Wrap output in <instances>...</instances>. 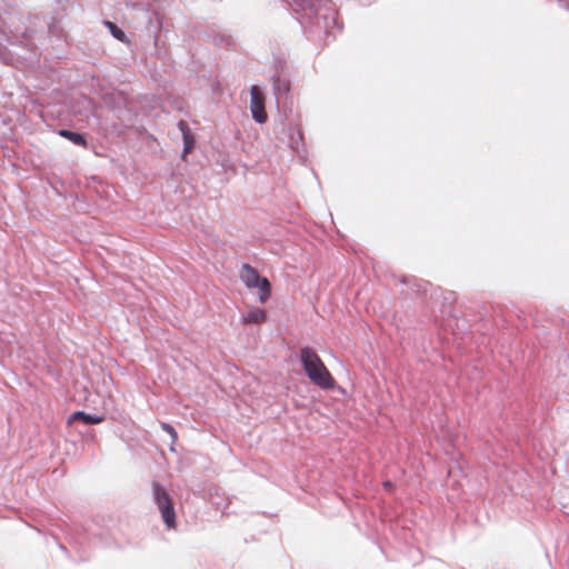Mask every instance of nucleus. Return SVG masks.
<instances>
[{
    "instance_id": "obj_1",
    "label": "nucleus",
    "mask_w": 569,
    "mask_h": 569,
    "mask_svg": "<svg viewBox=\"0 0 569 569\" xmlns=\"http://www.w3.org/2000/svg\"><path fill=\"white\" fill-rule=\"evenodd\" d=\"M302 368L310 381L321 389L330 390L336 386V380L319 357L310 347H303L299 352Z\"/></svg>"
},
{
    "instance_id": "obj_10",
    "label": "nucleus",
    "mask_w": 569,
    "mask_h": 569,
    "mask_svg": "<svg viewBox=\"0 0 569 569\" xmlns=\"http://www.w3.org/2000/svg\"><path fill=\"white\" fill-rule=\"evenodd\" d=\"M184 139V150L189 151L192 148L193 139L189 136L188 132H183Z\"/></svg>"
},
{
    "instance_id": "obj_11",
    "label": "nucleus",
    "mask_w": 569,
    "mask_h": 569,
    "mask_svg": "<svg viewBox=\"0 0 569 569\" xmlns=\"http://www.w3.org/2000/svg\"><path fill=\"white\" fill-rule=\"evenodd\" d=\"M276 88H277L278 91L288 92L289 89H290V86H289L288 81H286V80L280 81L279 80Z\"/></svg>"
},
{
    "instance_id": "obj_8",
    "label": "nucleus",
    "mask_w": 569,
    "mask_h": 569,
    "mask_svg": "<svg viewBox=\"0 0 569 569\" xmlns=\"http://www.w3.org/2000/svg\"><path fill=\"white\" fill-rule=\"evenodd\" d=\"M106 24L116 39H118L120 41L124 40L126 34L120 28H118L114 23H112L110 21H106Z\"/></svg>"
},
{
    "instance_id": "obj_5",
    "label": "nucleus",
    "mask_w": 569,
    "mask_h": 569,
    "mask_svg": "<svg viewBox=\"0 0 569 569\" xmlns=\"http://www.w3.org/2000/svg\"><path fill=\"white\" fill-rule=\"evenodd\" d=\"M103 420L104 418L102 416H94L83 411H76L69 417L68 425H71L74 421H82L86 425H97L101 423Z\"/></svg>"
},
{
    "instance_id": "obj_4",
    "label": "nucleus",
    "mask_w": 569,
    "mask_h": 569,
    "mask_svg": "<svg viewBox=\"0 0 569 569\" xmlns=\"http://www.w3.org/2000/svg\"><path fill=\"white\" fill-rule=\"evenodd\" d=\"M250 111L252 118L258 123H264L267 120V112L264 110V96L258 86H252L250 89Z\"/></svg>"
},
{
    "instance_id": "obj_12",
    "label": "nucleus",
    "mask_w": 569,
    "mask_h": 569,
    "mask_svg": "<svg viewBox=\"0 0 569 569\" xmlns=\"http://www.w3.org/2000/svg\"><path fill=\"white\" fill-rule=\"evenodd\" d=\"M383 487L387 488V489H391L392 488V483L390 481H385L383 482Z\"/></svg>"
},
{
    "instance_id": "obj_3",
    "label": "nucleus",
    "mask_w": 569,
    "mask_h": 569,
    "mask_svg": "<svg viewBox=\"0 0 569 569\" xmlns=\"http://www.w3.org/2000/svg\"><path fill=\"white\" fill-rule=\"evenodd\" d=\"M240 278L243 283L252 289H259V300L266 302L271 296V284L267 278L260 277L259 272L248 263L241 267Z\"/></svg>"
},
{
    "instance_id": "obj_2",
    "label": "nucleus",
    "mask_w": 569,
    "mask_h": 569,
    "mask_svg": "<svg viewBox=\"0 0 569 569\" xmlns=\"http://www.w3.org/2000/svg\"><path fill=\"white\" fill-rule=\"evenodd\" d=\"M153 498L168 529L177 526L173 502L168 491L158 482L152 485Z\"/></svg>"
},
{
    "instance_id": "obj_7",
    "label": "nucleus",
    "mask_w": 569,
    "mask_h": 569,
    "mask_svg": "<svg viewBox=\"0 0 569 569\" xmlns=\"http://www.w3.org/2000/svg\"><path fill=\"white\" fill-rule=\"evenodd\" d=\"M59 134L61 137L70 140L72 143H74L77 146H81L83 148L87 147V140L84 139V137L81 133L73 132V131H70V130H67V129H61L59 131Z\"/></svg>"
},
{
    "instance_id": "obj_9",
    "label": "nucleus",
    "mask_w": 569,
    "mask_h": 569,
    "mask_svg": "<svg viewBox=\"0 0 569 569\" xmlns=\"http://www.w3.org/2000/svg\"><path fill=\"white\" fill-rule=\"evenodd\" d=\"M161 428L163 431H166L168 435H170L171 439H172V445H174L178 440V435H177V431L176 429L169 425V423H166V422H162L161 423Z\"/></svg>"
},
{
    "instance_id": "obj_6",
    "label": "nucleus",
    "mask_w": 569,
    "mask_h": 569,
    "mask_svg": "<svg viewBox=\"0 0 569 569\" xmlns=\"http://www.w3.org/2000/svg\"><path fill=\"white\" fill-rule=\"evenodd\" d=\"M267 320V313L260 308L251 309L242 316L241 321L243 325H261Z\"/></svg>"
},
{
    "instance_id": "obj_13",
    "label": "nucleus",
    "mask_w": 569,
    "mask_h": 569,
    "mask_svg": "<svg viewBox=\"0 0 569 569\" xmlns=\"http://www.w3.org/2000/svg\"><path fill=\"white\" fill-rule=\"evenodd\" d=\"M179 126H180V128H181V130H182V131H183V130H184V128L187 127V126H186V123H184L183 121H180Z\"/></svg>"
}]
</instances>
